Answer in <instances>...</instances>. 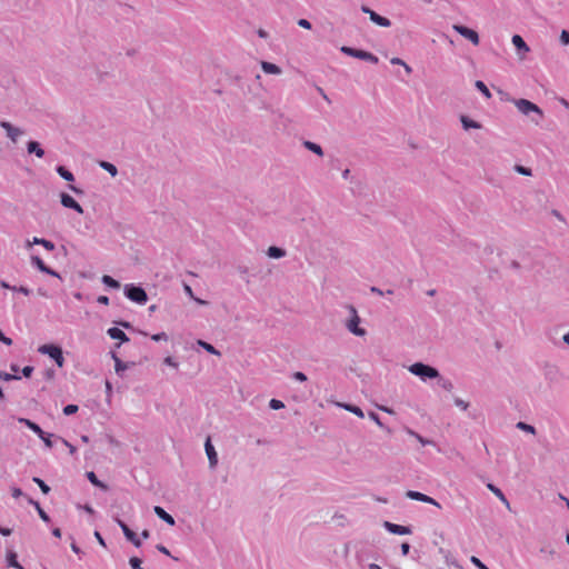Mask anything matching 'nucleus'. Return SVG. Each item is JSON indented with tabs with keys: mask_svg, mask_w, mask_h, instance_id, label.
Listing matches in <instances>:
<instances>
[{
	"mask_svg": "<svg viewBox=\"0 0 569 569\" xmlns=\"http://www.w3.org/2000/svg\"><path fill=\"white\" fill-rule=\"evenodd\" d=\"M512 103L521 114L529 117L531 122L540 124L545 114L539 106L527 99H513Z\"/></svg>",
	"mask_w": 569,
	"mask_h": 569,
	"instance_id": "obj_1",
	"label": "nucleus"
},
{
	"mask_svg": "<svg viewBox=\"0 0 569 569\" xmlns=\"http://www.w3.org/2000/svg\"><path fill=\"white\" fill-rule=\"evenodd\" d=\"M348 311L349 318L345 320V327L350 333L357 337H365L367 335V331L365 328L360 326L361 318L359 317L356 308L353 306H348Z\"/></svg>",
	"mask_w": 569,
	"mask_h": 569,
	"instance_id": "obj_2",
	"label": "nucleus"
},
{
	"mask_svg": "<svg viewBox=\"0 0 569 569\" xmlns=\"http://www.w3.org/2000/svg\"><path fill=\"white\" fill-rule=\"evenodd\" d=\"M408 370L410 373L419 377L422 381L440 378V373L436 368L422 362L412 363L408 367Z\"/></svg>",
	"mask_w": 569,
	"mask_h": 569,
	"instance_id": "obj_3",
	"label": "nucleus"
},
{
	"mask_svg": "<svg viewBox=\"0 0 569 569\" xmlns=\"http://www.w3.org/2000/svg\"><path fill=\"white\" fill-rule=\"evenodd\" d=\"M124 296L129 300L139 305H144L148 301V296L144 289L132 283L124 286Z\"/></svg>",
	"mask_w": 569,
	"mask_h": 569,
	"instance_id": "obj_4",
	"label": "nucleus"
},
{
	"mask_svg": "<svg viewBox=\"0 0 569 569\" xmlns=\"http://www.w3.org/2000/svg\"><path fill=\"white\" fill-rule=\"evenodd\" d=\"M38 351L53 359L59 368L63 367L64 358L60 347L56 345H42L38 348Z\"/></svg>",
	"mask_w": 569,
	"mask_h": 569,
	"instance_id": "obj_5",
	"label": "nucleus"
},
{
	"mask_svg": "<svg viewBox=\"0 0 569 569\" xmlns=\"http://www.w3.org/2000/svg\"><path fill=\"white\" fill-rule=\"evenodd\" d=\"M340 51L347 56H350V57H353V58H357L360 60L369 61L371 63H378V61H379L377 56L372 54L371 52L365 51V50H359V49L343 46L340 48Z\"/></svg>",
	"mask_w": 569,
	"mask_h": 569,
	"instance_id": "obj_6",
	"label": "nucleus"
},
{
	"mask_svg": "<svg viewBox=\"0 0 569 569\" xmlns=\"http://www.w3.org/2000/svg\"><path fill=\"white\" fill-rule=\"evenodd\" d=\"M511 42L516 48V54L520 61H523L527 59L528 53L530 52L529 46L526 43V41L522 39L519 34H513L511 38Z\"/></svg>",
	"mask_w": 569,
	"mask_h": 569,
	"instance_id": "obj_7",
	"label": "nucleus"
},
{
	"mask_svg": "<svg viewBox=\"0 0 569 569\" xmlns=\"http://www.w3.org/2000/svg\"><path fill=\"white\" fill-rule=\"evenodd\" d=\"M452 29L460 36H462L465 39L469 40L473 46L479 44L480 38L476 30L465 27L462 24H453Z\"/></svg>",
	"mask_w": 569,
	"mask_h": 569,
	"instance_id": "obj_8",
	"label": "nucleus"
},
{
	"mask_svg": "<svg viewBox=\"0 0 569 569\" xmlns=\"http://www.w3.org/2000/svg\"><path fill=\"white\" fill-rule=\"evenodd\" d=\"M113 520L119 525V527L121 528L124 537L131 542L133 543L136 547H140L141 546V540L137 537V535L118 517H113Z\"/></svg>",
	"mask_w": 569,
	"mask_h": 569,
	"instance_id": "obj_9",
	"label": "nucleus"
},
{
	"mask_svg": "<svg viewBox=\"0 0 569 569\" xmlns=\"http://www.w3.org/2000/svg\"><path fill=\"white\" fill-rule=\"evenodd\" d=\"M30 261H31V264L33 267H36L39 271H41L43 273H47L49 276L56 277L58 279H61V276L57 271H54L53 269H51L48 266H46V263L43 262V260L40 257L32 256Z\"/></svg>",
	"mask_w": 569,
	"mask_h": 569,
	"instance_id": "obj_10",
	"label": "nucleus"
},
{
	"mask_svg": "<svg viewBox=\"0 0 569 569\" xmlns=\"http://www.w3.org/2000/svg\"><path fill=\"white\" fill-rule=\"evenodd\" d=\"M406 496L409 499L421 501L425 503H430L432 506H436L437 508H441L440 503L437 500L419 491L409 490L407 491Z\"/></svg>",
	"mask_w": 569,
	"mask_h": 569,
	"instance_id": "obj_11",
	"label": "nucleus"
},
{
	"mask_svg": "<svg viewBox=\"0 0 569 569\" xmlns=\"http://www.w3.org/2000/svg\"><path fill=\"white\" fill-rule=\"evenodd\" d=\"M60 202L64 208L72 209L80 214L83 213L82 207L68 193L60 194Z\"/></svg>",
	"mask_w": 569,
	"mask_h": 569,
	"instance_id": "obj_12",
	"label": "nucleus"
},
{
	"mask_svg": "<svg viewBox=\"0 0 569 569\" xmlns=\"http://www.w3.org/2000/svg\"><path fill=\"white\" fill-rule=\"evenodd\" d=\"M362 11L368 13L369 17H370V20L376 23L377 26H380V27H385V28H388L391 26V22L388 18H385L380 14H378L377 12H375L373 10L367 8V7H363L362 8Z\"/></svg>",
	"mask_w": 569,
	"mask_h": 569,
	"instance_id": "obj_13",
	"label": "nucleus"
},
{
	"mask_svg": "<svg viewBox=\"0 0 569 569\" xmlns=\"http://www.w3.org/2000/svg\"><path fill=\"white\" fill-rule=\"evenodd\" d=\"M204 450L209 460V466L211 469L216 468L218 465V453L211 443L210 438H208L204 442Z\"/></svg>",
	"mask_w": 569,
	"mask_h": 569,
	"instance_id": "obj_14",
	"label": "nucleus"
},
{
	"mask_svg": "<svg viewBox=\"0 0 569 569\" xmlns=\"http://www.w3.org/2000/svg\"><path fill=\"white\" fill-rule=\"evenodd\" d=\"M383 527L390 532V533H393V535H400V536H403V535H410L412 531L410 529V527H406V526H401V525H397V523H392L390 521H385L383 522Z\"/></svg>",
	"mask_w": 569,
	"mask_h": 569,
	"instance_id": "obj_15",
	"label": "nucleus"
},
{
	"mask_svg": "<svg viewBox=\"0 0 569 569\" xmlns=\"http://www.w3.org/2000/svg\"><path fill=\"white\" fill-rule=\"evenodd\" d=\"M1 128L4 129V131L7 132V136L12 140V141H17V139L22 136V130L12 126L10 122L8 121H2L0 123Z\"/></svg>",
	"mask_w": 569,
	"mask_h": 569,
	"instance_id": "obj_16",
	"label": "nucleus"
},
{
	"mask_svg": "<svg viewBox=\"0 0 569 569\" xmlns=\"http://www.w3.org/2000/svg\"><path fill=\"white\" fill-rule=\"evenodd\" d=\"M460 122L462 124V128L465 130H470V129H481L482 126L478 122V121H475L472 120L471 118H469L468 116H460Z\"/></svg>",
	"mask_w": 569,
	"mask_h": 569,
	"instance_id": "obj_17",
	"label": "nucleus"
},
{
	"mask_svg": "<svg viewBox=\"0 0 569 569\" xmlns=\"http://www.w3.org/2000/svg\"><path fill=\"white\" fill-rule=\"evenodd\" d=\"M154 513L162 519L164 522H167L169 526H174L176 521L171 515H169L163 508L156 506L154 507Z\"/></svg>",
	"mask_w": 569,
	"mask_h": 569,
	"instance_id": "obj_18",
	"label": "nucleus"
},
{
	"mask_svg": "<svg viewBox=\"0 0 569 569\" xmlns=\"http://www.w3.org/2000/svg\"><path fill=\"white\" fill-rule=\"evenodd\" d=\"M108 335L111 339L120 340L121 342L129 341L128 336L121 329L116 328V327L109 328Z\"/></svg>",
	"mask_w": 569,
	"mask_h": 569,
	"instance_id": "obj_19",
	"label": "nucleus"
},
{
	"mask_svg": "<svg viewBox=\"0 0 569 569\" xmlns=\"http://www.w3.org/2000/svg\"><path fill=\"white\" fill-rule=\"evenodd\" d=\"M487 488L509 509L510 508V503L507 499V497L505 496V493L498 488L496 487L495 485L492 483H488L487 485Z\"/></svg>",
	"mask_w": 569,
	"mask_h": 569,
	"instance_id": "obj_20",
	"label": "nucleus"
},
{
	"mask_svg": "<svg viewBox=\"0 0 569 569\" xmlns=\"http://www.w3.org/2000/svg\"><path fill=\"white\" fill-rule=\"evenodd\" d=\"M261 69L263 70L264 73H268V74H281V69L280 67H278L277 64L272 63V62H268V61H261Z\"/></svg>",
	"mask_w": 569,
	"mask_h": 569,
	"instance_id": "obj_21",
	"label": "nucleus"
},
{
	"mask_svg": "<svg viewBox=\"0 0 569 569\" xmlns=\"http://www.w3.org/2000/svg\"><path fill=\"white\" fill-rule=\"evenodd\" d=\"M18 421L20 423H23L26 427H28L30 430H32L34 433H37L39 437H41L44 432L43 430L33 421L27 419V418H19Z\"/></svg>",
	"mask_w": 569,
	"mask_h": 569,
	"instance_id": "obj_22",
	"label": "nucleus"
},
{
	"mask_svg": "<svg viewBox=\"0 0 569 569\" xmlns=\"http://www.w3.org/2000/svg\"><path fill=\"white\" fill-rule=\"evenodd\" d=\"M27 149L29 153H34L38 158H42L44 156V150L36 141H29Z\"/></svg>",
	"mask_w": 569,
	"mask_h": 569,
	"instance_id": "obj_23",
	"label": "nucleus"
},
{
	"mask_svg": "<svg viewBox=\"0 0 569 569\" xmlns=\"http://www.w3.org/2000/svg\"><path fill=\"white\" fill-rule=\"evenodd\" d=\"M303 147H305L307 150H309V151H311V152L316 153L318 157H323V150H322V148H321V146H320V144H318V143H316V142H312V141L307 140V141H303Z\"/></svg>",
	"mask_w": 569,
	"mask_h": 569,
	"instance_id": "obj_24",
	"label": "nucleus"
},
{
	"mask_svg": "<svg viewBox=\"0 0 569 569\" xmlns=\"http://www.w3.org/2000/svg\"><path fill=\"white\" fill-rule=\"evenodd\" d=\"M267 254L272 259H280L286 256V251L279 247L271 246L267 250Z\"/></svg>",
	"mask_w": 569,
	"mask_h": 569,
	"instance_id": "obj_25",
	"label": "nucleus"
},
{
	"mask_svg": "<svg viewBox=\"0 0 569 569\" xmlns=\"http://www.w3.org/2000/svg\"><path fill=\"white\" fill-rule=\"evenodd\" d=\"M7 562L9 567L17 568V569H24L18 561H17V553L14 551H8L7 552Z\"/></svg>",
	"mask_w": 569,
	"mask_h": 569,
	"instance_id": "obj_26",
	"label": "nucleus"
},
{
	"mask_svg": "<svg viewBox=\"0 0 569 569\" xmlns=\"http://www.w3.org/2000/svg\"><path fill=\"white\" fill-rule=\"evenodd\" d=\"M87 478H88V480H89L93 486H96V487H98V488H100V489H102V490H108L107 485H104L103 482H101V481L97 478V476H96V473H94L93 471H89V472H87Z\"/></svg>",
	"mask_w": 569,
	"mask_h": 569,
	"instance_id": "obj_27",
	"label": "nucleus"
},
{
	"mask_svg": "<svg viewBox=\"0 0 569 569\" xmlns=\"http://www.w3.org/2000/svg\"><path fill=\"white\" fill-rule=\"evenodd\" d=\"M339 407H342L349 412H352L353 415L358 416L359 418H363L365 413L361 410V408L353 406V405H346V403H338Z\"/></svg>",
	"mask_w": 569,
	"mask_h": 569,
	"instance_id": "obj_28",
	"label": "nucleus"
},
{
	"mask_svg": "<svg viewBox=\"0 0 569 569\" xmlns=\"http://www.w3.org/2000/svg\"><path fill=\"white\" fill-rule=\"evenodd\" d=\"M99 166L110 173L111 177H116L118 174V169L114 164L108 161H100Z\"/></svg>",
	"mask_w": 569,
	"mask_h": 569,
	"instance_id": "obj_29",
	"label": "nucleus"
},
{
	"mask_svg": "<svg viewBox=\"0 0 569 569\" xmlns=\"http://www.w3.org/2000/svg\"><path fill=\"white\" fill-rule=\"evenodd\" d=\"M112 358L114 360V370L121 376L122 372L128 369V365L121 361L114 353L112 355Z\"/></svg>",
	"mask_w": 569,
	"mask_h": 569,
	"instance_id": "obj_30",
	"label": "nucleus"
},
{
	"mask_svg": "<svg viewBox=\"0 0 569 569\" xmlns=\"http://www.w3.org/2000/svg\"><path fill=\"white\" fill-rule=\"evenodd\" d=\"M197 345L199 347L203 348L207 352H209L211 355H216L218 357L221 355L212 345H210L203 340H198Z\"/></svg>",
	"mask_w": 569,
	"mask_h": 569,
	"instance_id": "obj_31",
	"label": "nucleus"
},
{
	"mask_svg": "<svg viewBox=\"0 0 569 569\" xmlns=\"http://www.w3.org/2000/svg\"><path fill=\"white\" fill-rule=\"evenodd\" d=\"M57 172H58V174H59L62 179H64V180H67V181H73V180H74V176H73V173H72V172H70L69 170H67V169H66L64 167H62V166H59V167L57 168Z\"/></svg>",
	"mask_w": 569,
	"mask_h": 569,
	"instance_id": "obj_32",
	"label": "nucleus"
},
{
	"mask_svg": "<svg viewBox=\"0 0 569 569\" xmlns=\"http://www.w3.org/2000/svg\"><path fill=\"white\" fill-rule=\"evenodd\" d=\"M101 281H102L106 286H108V287H110V288H113V289H119V288H120V282H119V281H117L116 279H113V278H112V277H110V276H107V274L102 276Z\"/></svg>",
	"mask_w": 569,
	"mask_h": 569,
	"instance_id": "obj_33",
	"label": "nucleus"
},
{
	"mask_svg": "<svg viewBox=\"0 0 569 569\" xmlns=\"http://www.w3.org/2000/svg\"><path fill=\"white\" fill-rule=\"evenodd\" d=\"M475 86L487 99L491 98V92L489 91L488 87L485 84L483 81L478 80L476 81Z\"/></svg>",
	"mask_w": 569,
	"mask_h": 569,
	"instance_id": "obj_34",
	"label": "nucleus"
},
{
	"mask_svg": "<svg viewBox=\"0 0 569 569\" xmlns=\"http://www.w3.org/2000/svg\"><path fill=\"white\" fill-rule=\"evenodd\" d=\"M183 289H184V292H186V293H187L191 299H193L198 305H201V306H206V305H208V302H207L206 300H202V299L197 298V297H194V296H193V291H192V289H191V287H190V286L184 284Z\"/></svg>",
	"mask_w": 569,
	"mask_h": 569,
	"instance_id": "obj_35",
	"label": "nucleus"
},
{
	"mask_svg": "<svg viewBox=\"0 0 569 569\" xmlns=\"http://www.w3.org/2000/svg\"><path fill=\"white\" fill-rule=\"evenodd\" d=\"M30 503L34 506V508L37 509L40 518L48 522L50 520L49 516L47 515V512L40 507L39 502L37 501H33L32 499H30Z\"/></svg>",
	"mask_w": 569,
	"mask_h": 569,
	"instance_id": "obj_36",
	"label": "nucleus"
},
{
	"mask_svg": "<svg viewBox=\"0 0 569 569\" xmlns=\"http://www.w3.org/2000/svg\"><path fill=\"white\" fill-rule=\"evenodd\" d=\"M516 427L519 429V430H522L527 433H531V435H535L536 433V429L533 426L531 425H528L526 422H522V421H519Z\"/></svg>",
	"mask_w": 569,
	"mask_h": 569,
	"instance_id": "obj_37",
	"label": "nucleus"
},
{
	"mask_svg": "<svg viewBox=\"0 0 569 569\" xmlns=\"http://www.w3.org/2000/svg\"><path fill=\"white\" fill-rule=\"evenodd\" d=\"M408 433L416 438L422 446H427V445H431L432 441L428 440V439H425L423 437H421L419 433H417L416 431L413 430H408Z\"/></svg>",
	"mask_w": 569,
	"mask_h": 569,
	"instance_id": "obj_38",
	"label": "nucleus"
},
{
	"mask_svg": "<svg viewBox=\"0 0 569 569\" xmlns=\"http://www.w3.org/2000/svg\"><path fill=\"white\" fill-rule=\"evenodd\" d=\"M33 481L39 486V488L41 489V491L44 495H48L50 492V487L48 485H46V482L43 480L36 477V478H33Z\"/></svg>",
	"mask_w": 569,
	"mask_h": 569,
	"instance_id": "obj_39",
	"label": "nucleus"
},
{
	"mask_svg": "<svg viewBox=\"0 0 569 569\" xmlns=\"http://www.w3.org/2000/svg\"><path fill=\"white\" fill-rule=\"evenodd\" d=\"M163 363L173 368V369H178L179 368V362L171 356H168L163 359Z\"/></svg>",
	"mask_w": 569,
	"mask_h": 569,
	"instance_id": "obj_40",
	"label": "nucleus"
},
{
	"mask_svg": "<svg viewBox=\"0 0 569 569\" xmlns=\"http://www.w3.org/2000/svg\"><path fill=\"white\" fill-rule=\"evenodd\" d=\"M455 405L463 411L469 408V402L461 398H455Z\"/></svg>",
	"mask_w": 569,
	"mask_h": 569,
	"instance_id": "obj_41",
	"label": "nucleus"
},
{
	"mask_svg": "<svg viewBox=\"0 0 569 569\" xmlns=\"http://www.w3.org/2000/svg\"><path fill=\"white\" fill-rule=\"evenodd\" d=\"M269 407L273 410H279L284 407L283 402L277 399H271L269 402Z\"/></svg>",
	"mask_w": 569,
	"mask_h": 569,
	"instance_id": "obj_42",
	"label": "nucleus"
},
{
	"mask_svg": "<svg viewBox=\"0 0 569 569\" xmlns=\"http://www.w3.org/2000/svg\"><path fill=\"white\" fill-rule=\"evenodd\" d=\"M51 437H52V435H50V433H46V432H44V433H43L41 437H39V438L43 441V443H44V446H46L47 448H52V446H53V445H52V441H51Z\"/></svg>",
	"mask_w": 569,
	"mask_h": 569,
	"instance_id": "obj_43",
	"label": "nucleus"
},
{
	"mask_svg": "<svg viewBox=\"0 0 569 569\" xmlns=\"http://www.w3.org/2000/svg\"><path fill=\"white\" fill-rule=\"evenodd\" d=\"M129 563H130L132 569H143L141 567V560L139 558H137V557L130 558Z\"/></svg>",
	"mask_w": 569,
	"mask_h": 569,
	"instance_id": "obj_44",
	"label": "nucleus"
},
{
	"mask_svg": "<svg viewBox=\"0 0 569 569\" xmlns=\"http://www.w3.org/2000/svg\"><path fill=\"white\" fill-rule=\"evenodd\" d=\"M470 561L479 569H489L479 558L472 556Z\"/></svg>",
	"mask_w": 569,
	"mask_h": 569,
	"instance_id": "obj_45",
	"label": "nucleus"
},
{
	"mask_svg": "<svg viewBox=\"0 0 569 569\" xmlns=\"http://www.w3.org/2000/svg\"><path fill=\"white\" fill-rule=\"evenodd\" d=\"M78 411V406L76 405H68L63 408V413L67 416L73 415Z\"/></svg>",
	"mask_w": 569,
	"mask_h": 569,
	"instance_id": "obj_46",
	"label": "nucleus"
},
{
	"mask_svg": "<svg viewBox=\"0 0 569 569\" xmlns=\"http://www.w3.org/2000/svg\"><path fill=\"white\" fill-rule=\"evenodd\" d=\"M151 339L157 342L158 341H167L168 335L166 332H159V333L152 335Z\"/></svg>",
	"mask_w": 569,
	"mask_h": 569,
	"instance_id": "obj_47",
	"label": "nucleus"
},
{
	"mask_svg": "<svg viewBox=\"0 0 569 569\" xmlns=\"http://www.w3.org/2000/svg\"><path fill=\"white\" fill-rule=\"evenodd\" d=\"M0 378L4 381H10V380H18L20 379L18 376L16 375H9L8 372H4V371H0Z\"/></svg>",
	"mask_w": 569,
	"mask_h": 569,
	"instance_id": "obj_48",
	"label": "nucleus"
},
{
	"mask_svg": "<svg viewBox=\"0 0 569 569\" xmlns=\"http://www.w3.org/2000/svg\"><path fill=\"white\" fill-rule=\"evenodd\" d=\"M41 246L48 251H53L56 248L54 243L47 239H42Z\"/></svg>",
	"mask_w": 569,
	"mask_h": 569,
	"instance_id": "obj_49",
	"label": "nucleus"
},
{
	"mask_svg": "<svg viewBox=\"0 0 569 569\" xmlns=\"http://www.w3.org/2000/svg\"><path fill=\"white\" fill-rule=\"evenodd\" d=\"M560 41L562 44H569V32L567 30H562L560 33Z\"/></svg>",
	"mask_w": 569,
	"mask_h": 569,
	"instance_id": "obj_50",
	"label": "nucleus"
},
{
	"mask_svg": "<svg viewBox=\"0 0 569 569\" xmlns=\"http://www.w3.org/2000/svg\"><path fill=\"white\" fill-rule=\"evenodd\" d=\"M516 171L523 176H531V170L522 166H516Z\"/></svg>",
	"mask_w": 569,
	"mask_h": 569,
	"instance_id": "obj_51",
	"label": "nucleus"
},
{
	"mask_svg": "<svg viewBox=\"0 0 569 569\" xmlns=\"http://www.w3.org/2000/svg\"><path fill=\"white\" fill-rule=\"evenodd\" d=\"M61 442L69 449L70 455H74L77 452V449L74 446H72L69 441L66 439L60 438Z\"/></svg>",
	"mask_w": 569,
	"mask_h": 569,
	"instance_id": "obj_52",
	"label": "nucleus"
},
{
	"mask_svg": "<svg viewBox=\"0 0 569 569\" xmlns=\"http://www.w3.org/2000/svg\"><path fill=\"white\" fill-rule=\"evenodd\" d=\"M293 379L300 382H303L307 380V376L303 372L297 371L293 373Z\"/></svg>",
	"mask_w": 569,
	"mask_h": 569,
	"instance_id": "obj_53",
	"label": "nucleus"
},
{
	"mask_svg": "<svg viewBox=\"0 0 569 569\" xmlns=\"http://www.w3.org/2000/svg\"><path fill=\"white\" fill-rule=\"evenodd\" d=\"M369 418H370L372 421H375L379 427H381V428L383 427V425H382V422L380 421V418H379V416H378L377 413H375V412H372V411H371V412H369Z\"/></svg>",
	"mask_w": 569,
	"mask_h": 569,
	"instance_id": "obj_54",
	"label": "nucleus"
},
{
	"mask_svg": "<svg viewBox=\"0 0 569 569\" xmlns=\"http://www.w3.org/2000/svg\"><path fill=\"white\" fill-rule=\"evenodd\" d=\"M298 24L305 29H311V23L307 19H300Z\"/></svg>",
	"mask_w": 569,
	"mask_h": 569,
	"instance_id": "obj_55",
	"label": "nucleus"
},
{
	"mask_svg": "<svg viewBox=\"0 0 569 569\" xmlns=\"http://www.w3.org/2000/svg\"><path fill=\"white\" fill-rule=\"evenodd\" d=\"M0 341H2L7 346L12 345V340L3 335V332L0 330Z\"/></svg>",
	"mask_w": 569,
	"mask_h": 569,
	"instance_id": "obj_56",
	"label": "nucleus"
},
{
	"mask_svg": "<svg viewBox=\"0 0 569 569\" xmlns=\"http://www.w3.org/2000/svg\"><path fill=\"white\" fill-rule=\"evenodd\" d=\"M42 239L43 238L34 237L32 240L27 242V248L31 247L32 244H40L41 246Z\"/></svg>",
	"mask_w": 569,
	"mask_h": 569,
	"instance_id": "obj_57",
	"label": "nucleus"
},
{
	"mask_svg": "<svg viewBox=\"0 0 569 569\" xmlns=\"http://www.w3.org/2000/svg\"><path fill=\"white\" fill-rule=\"evenodd\" d=\"M32 371H33V367H31V366H27L22 369V373L27 378L31 376Z\"/></svg>",
	"mask_w": 569,
	"mask_h": 569,
	"instance_id": "obj_58",
	"label": "nucleus"
},
{
	"mask_svg": "<svg viewBox=\"0 0 569 569\" xmlns=\"http://www.w3.org/2000/svg\"><path fill=\"white\" fill-rule=\"evenodd\" d=\"M409 550H410V545L408 542H403L401 545V553L403 556H407L409 553Z\"/></svg>",
	"mask_w": 569,
	"mask_h": 569,
	"instance_id": "obj_59",
	"label": "nucleus"
},
{
	"mask_svg": "<svg viewBox=\"0 0 569 569\" xmlns=\"http://www.w3.org/2000/svg\"><path fill=\"white\" fill-rule=\"evenodd\" d=\"M11 493H12V497H13V498H19V497H21V496H22V491H21V489L17 488V487H13V488L11 489Z\"/></svg>",
	"mask_w": 569,
	"mask_h": 569,
	"instance_id": "obj_60",
	"label": "nucleus"
},
{
	"mask_svg": "<svg viewBox=\"0 0 569 569\" xmlns=\"http://www.w3.org/2000/svg\"><path fill=\"white\" fill-rule=\"evenodd\" d=\"M18 290H19V293H22L24 296H30L31 295V290L28 287L20 286Z\"/></svg>",
	"mask_w": 569,
	"mask_h": 569,
	"instance_id": "obj_61",
	"label": "nucleus"
},
{
	"mask_svg": "<svg viewBox=\"0 0 569 569\" xmlns=\"http://www.w3.org/2000/svg\"><path fill=\"white\" fill-rule=\"evenodd\" d=\"M441 387H442V388H445V389H447V390H451V389H452V383H451V381H449V380H445V379H442V380H441Z\"/></svg>",
	"mask_w": 569,
	"mask_h": 569,
	"instance_id": "obj_62",
	"label": "nucleus"
},
{
	"mask_svg": "<svg viewBox=\"0 0 569 569\" xmlns=\"http://www.w3.org/2000/svg\"><path fill=\"white\" fill-rule=\"evenodd\" d=\"M97 301L104 306L109 305V298L107 296H99Z\"/></svg>",
	"mask_w": 569,
	"mask_h": 569,
	"instance_id": "obj_63",
	"label": "nucleus"
},
{
	"mask_svg": "<svg viewBox=\"0 0 569 569\" xmlns=\"http://www.w3.org/2000/svg\"><path fill=\"white\" fill-rule=\"evenodd\" d=\"M94 537H96V539L98 540V542H99L102 547H106V541H104V539L102 538V536L100 535V532L96 531V532H94Z\"/></svg>",
	"mask_w": 569,
	"mask_h": 569,
	"instance_id": "obj_64",
	"label": "nucleus"
}]
</instances>
